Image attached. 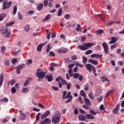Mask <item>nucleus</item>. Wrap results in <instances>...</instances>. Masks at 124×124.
Here are the masks:
<instances>
[{"instance_id":"f257e3e1","label":"nucleus","mask_w":124,"mask_h":124,"mask_svg":"<svg viewBox=\"0 0 124 124\" xmlns=\"http://www.w3.org/2000/svg\"><path fill=\"white\" fill-rule=\"evenodd\" d=\"M93 45H95V44L88 43H84L83 46L79 45L78 46V47L81 51H85L86 50L90 49V48H91L92 46H93Z\"/></svg>"},{"instance_id":"f03ea898","label":"nucleus","mask_w":124,"mask_h":124,"mask_svg":"<svg viewBox=\"0 0 124 124\" xmlns=\"http://www.w3.org/2000/svg\"><path fill=\"white\" fill-rule=\"evenodd\" d=\"M45 73L42 69H39L37 70L36 75L38 77L39 82H41L43 80L44 77H45Z\"/></svg>"},{"instance_id":"7ed1b4c3","label":"nucleus","mask_w":124,"mask_h":124,"mask_svg":"<svg viewBox=\"0 0 124 124\" xmlns=\"http://www.w3.org/2000/svg\"><path fill=\"white\" fill-rule=\"evenodd\" d=\"M61 119V114L60 112L56 113L52 118V122L53 124H58L60 122Z\"/></svg>"},{"instance_id":"20e7f679","label":"nucleus","mask_w":124,"mask_h":124,"mask_svg":"<svg viewBox=\"0 0 124 124\" xmlns=\"http://www.w3.org/2000/svg\"><path fill=\"white\" fill-rule=\"evenodd\" d=\"M12 2L9 1V2L7 1H4L3 2V10H5V9H7L11 6V4Z\"/></svg>"},{"instance_id":"39448f33","label":"nucleus","mask_w":124,"mask_h":124,"mask_svg":"<svg viewBox=\"0 0 124 124\" xmlns=\"http://www.w3.org/2000/svg\"><path fill=\"white\" fill-rule=\"evenodd\" d=\"M2 33H3L6 37H10V31L7 28H5L2 30Z\"/></svg>"},{"instance_id":"423d86ee","label":"nucleus","mask_w":124,"mask_h":124,"mask_svg":"<svg viewBox=\"0 0 124 124\" xmlns=\"http://www.w3.org/2000/svg\"><path fill=\"white\" fill-rule=\"evenodd\" d=\"M19 116H18V119L20 121H25L27 119V116L21 110H19Z\"/></svg>"},{"instance_id":"0eeeda50","label":"nucleus","mask_w":124,"mask_h":124,"mask_svg":"<svg viewBox=\"0 0 124 124\" xmlns=\"http://www.w3.org/2000/svg\"><path fill=\"white\" fill-rule=\"evenodd\" d=\"M85 68L88 71H89V72H91L92 70H93V68H94V66L88 63L85 65Z\"/></svg>"},{"instance_id":"6e6552de","label":"nucleus","mask_w":124,"mask_h":124,"mask_svg":"<svg viewBox=\"0 0 124 124\" xmlns=\"http://www.w3.org/2000/svg\"><path fill=\"white\" fill-rule=\"evenodd\" d=\"M68 49L67 48H60L58 50L59 54H65V53H68Z\"/></svg>"},{"instance_id":"1a4fd4ad","label":"nucleus","mask_w":124,"mask_h":124,"mask_svg":"<svg viewBox=\"0 0 124 124\" xmlns=\"http://www.w3.org/2000/svg\"><path fill=\"white\" fill-rule=\"evenodd\" d=\"M50 111L49 110L46 111L45 114H42L41 115V119L42 120H44V119H46V118H47V117H48V116L50 115Z\"/></svg>"},{"instance_id":"9d476101","label":"nucleus","mask_w":124,"mask_h":124,"mask_svg":"<svg viewBox=\"0 0 124 124\" xmlns=\"http://www.w3.org/2000/svg\"><path fill=\"white\" fill-rule=\"evenodd\" d=\"M47 43V42H46L45 43L41 44L39 45L37 47V50L39 52H41V50L42 49V47L45 46V45Z\"/></svg>"},{"instance_id":"9b49d317","label":"nucleus","mask_w":124,"mask_h":124,"mask_svg":"<svg viewBox=\"0 0 124 124\" xmlns=\"http://www.w3.org/2000/svg\"><path fill=\"white\" fill-rule=\"evenodd\" d=\"M51 124V120L46 118L45 120L41 121L40 124Z\"/></svg>"},{"instance_id":"f8f14e48","label":"nucleus","mask_w":124,"mask_h":124,"mask_svg":"<svg viewBox=\"0 0 124 124\" xmlns=\"http://www.w3.org/2000/svg\"><path fill=\"white\" fill-rule=\"evenodd\" d=\"M118 38L116 37H112L111 39V41H109V44H114V43H116L117 41H118Z\"/></svg>"},{"instance_id":"ddd939ff","label":"nucleus","mask_w":124,"mask_h":124,"mask_svg":"<svg viewBox=\"0 0 124 124\" xmlns=\"http://www.w3.org/2000/svg\"><path fill=\"white\" fill-rule=\"evenodd\" d=\"M101 57H102V54H93L91 55V58H92L99 59Z\"/></svg>"},{"instance_id":"4468645a","label":"nucleus","mask_w":124,"mask_h":124,"mask_svg":"<svg viewBox=\"0 0 124 124\" xmlns=\"http://www.w3.org/2000/svg\"><path fill=\"white\" fill-rule=\"evenodd\" d=\"M120 109V104H118L116 105L115 108L113 110V113L114 114H118V112L119 111V110Z\"/></svg>"},{"instance_id":"2eb2a0df","label":"nucleus","mask_w":124,"mask_h":124,"mask_svg":"<svg viewBox=\"0 0 124 124\" xmlns=\"http://www.w3.org/2000/svg\"><path fill=\"white\" fill-rule=\"evenodd\" d=\"M84 102L86 105H92V103L91 102L90 99L88 98H84Z\"/></svg>"},{"instance_id":"dca6fc26","label":"nucleus","mask_w":124,"mask_h":124,"mask_svg":"<svg viewBox=\"0 0 124 124\" xmlns=\"http://www.w3.org/2000/svg\"><path fill=\"white\" fill-rule=\"evenodd\" d=\"M88 61H89V62L92 63V64H93L94 65H97V64H98V62L96 60H93L92 59H89Z\"/></svg>"},{"instance_id":"f3484780","label":"nucleus","mask_w":124,"mask_h":124,"mask_svg":"<svg viewBox=\"0 0 124 124\" xmlns=\"http://www.w3.org/2000/svg\"><path fill=\"white\" fill-rule=\"evenodd\" d=\"M85 117L86 119H88V120H93V119H94V116L90 114H86L85 115Z\"/></svg>"},{"instance_id":"a211bd4d","label":"nucleus","mask_w":124,"mask_h":124,"mask_svg":"<svg viewBox=\"0 0 124 124\" xmlns=\"http://www.w3.org/2000/svg\"><path fill=\"white\" fill-rule=\"evenodd\" d=\"M46 79H47L48 82H51V81H53V77H52V76L46 75Z\"/></svg>"},{"instance_id":"6ab92c4d","label":"nucleus","mask_w":124,"mask_h":124,"mask_svg":"<svg viewBox=\"0 0 124 124\" xmlns=\"http://www.w3.org/2000/svg\"><path fill=\"white\" fill-rule=\"evenodd\" d=\"M42 8H43V3H42L39 4V5L37 6V9L39 11L42 10Z\"/></svg>"},{"instance_id":"aec40b11","label":"nucleus","mask_w":124,"mask_h":124,"mask_svg":"<svg viewBox=\"0 0 124 124\" xmlns=\"http://www.w3.org/2000/svg\"><path fill=\"white\" fill-rule=\"evenodd\" d=\"M30 92V89L28 88H23L22 89V93H29Z\"/></svg>"},{"instance_id":"412c9836","label":"nucleus","mask_w":124,"mask_h":124,"mask_svg":"<svg viewBox=\"0 0 124 124\" xmlns=\"http://www.w3.org/2000/svg\"><path fill=\"white\" fill-rule=\"evenodd\" d=\"M2 83H3V75L1 74L0 76V88L2 86Z\"/></svg>"},{"instance_id":"4be33fe9","label":"nucleus","mask_w":124,"mask_h":124,"mask_svg":"<svg viewBox=\"0 0 124 124\" xmlns=\"http://www.w3.org/2000/svg\"><path fill=\"white\" fill-rule=\"evenodd\" d=\"M5 16H6V14L4 13L0 14V21H2L5 17Z\"/></svg>"},{"instance_id":"5701e85b","label":"nucleus","mask_w":124,"mask_h":124,"mask_svg":"<svg viewBox=\"0 0 124 124\" xmlns=\"http://www.w3.org/2000/svg\"><path fill=\"white\" fill-rule=\"evenodd\" d=\"M50 18H51V15L49 14L46 16L45 18L43 19V21H48V20H50Z\"/></svg>"},{"instance_id":"b1692460","label":"nucleus","mask_w":124,"mask_h":124,"mask_svg":"<svg viewBox=\"0 0 124 124\" xmlns=\"http://www.w3.org/2000/svg\"><path fill=\"white\" fill-rule=\"evenodd\" d=\"M97 16L103 21V22H104L105 20L104 19V17H105V16L104 15H98Z\"/></svg>"},{"instance_id":"393cba45","label":"nucleus","mask_w":124,"mask_h":124,"mask_svg":"<svg viewBox=\"0 0 124 124\" xmlns=\"http://www.w3.org/2000/svg\"><path fill=\"white\" fill-rule=\"evenodd\" d=\"M78 119L80 120V121H85V120H86V118L83 115H79L78 116Z\"/></svg>"},{"instance_id":"a878e982","label":"nucleus","mask_w":124,"mask_h":124,"mask_svg":"<svg viewBox=\"0 0 124 124\" xmlns=\"http://www.w3.org/2000/svg\"><path fill=\"white\" fill-rule=\"evenodd\" d=\"M65 98L66 99H67V98H72V95H71V92H69L66 96V97Z\"/></svg>"},{"instance_id":"bb28decb","label":"nucleus","mask_w":124,"mask_h":124,"mask_svg":"<svg viewBox=\"0 0 124 124\" xmlns=\"http://www.w3.org/2000/svg\"><path fill=\"white\" fill-rule=\"evenodd\" d=\"M101 80L103 82H106V81L108 82L109 81V80H108V79L107 78H106V77H102L101 78Z\"/></svg>"},{"instance_id":"cd10ccee","label":"nucleus","mask_w":124,"mask_h":124,"mask_svg":"<svg viewBox=\"0 0 124 124\" xmlns=\"http://www.w3.org/2000/svg\"><path fill=\"white\" fill-rule=\"evenodd\" d=\"M95 33H96V34H97L98 35H100V34H102V33H103V30H99L96 31Z\"/></svg>"},{"instance_id":"c85d7f7f","label":"nucleus","mask_w":124,"mask_h":124,"mask_svg":"<svg viewBox=\"0 0 124 124\" xmlns=\"http://www.w3.org/2000/svg\"><path fill=\"white\" fill-rule=\"evenodd\" d=\"M113 24H120V22H115V21H111L109 23H108L107 26H111Z\"/></svg>"},{"instance_id":"c756f323","label":"nucleus","mask_w":124,"mask_h":124,"mask_svg":"<svg viewBox=\"0 0 124 124\" xmlns=\"http://www.w3.org/2000/svg\"><path fill=\"white\" fill-rule=\"evenodd\" d=\"M102 46L103 47L104 49L107 48H108L109 47V46H108L107 45V43L104 42L102 44Z\"/></svg>"},{"instance_id":"7c9ffc66","label":"nucleus","mask_w":124,"mask_h":124,"mask_svg":"<svg viewBox=\"0 0 124 124\" xmlns=\"http://www.w3.org/2000/svg\"><path fill=\"white\" fill-rule=\"evenodd\" d=\"M13 10V15H16L17 13V6H14Z\"/></svg>"},{"instance_id":"2f4dec72","label":"nucleus","mask_w":124,"mask_h":124,"mask_svg":"<svg viewBox=\"0 0 124 124\" xmlns=\"http://www.w3.org/2000/svg\"><path fill=\"white\" fill-rule=\"evenodd\" d=\"M51 44L48 43L46 48V52L47 53H49L50 52V50H51V47H50Z\"/></svg>"},{"instance_id":"473e14b6","label":"nucleus","mask_w":124,"mask_h":124,"mask_svg":"<svg viewBox=\"0 0 124 124\" xmlns=\"http://www.w3.org/2000/svg\"><path fill=\"white\" fill-rule=\"evenodd\" d=\"M17 14L18 20H23V16L21 14V13H20V12H18Z\"/></svg>"},{"instance_id":"72a5a7b5","label":"nucleus","mask_w":124,"mask_h":124,"mask_svg":"<svg viewBox=\"0 0 124 124\" xmlns=\"http://www.w3.org/2000/svg\"><path fill=\"white\" fill-rule=\"evenodd\" d=\"M73 76L75 79H77L80 76V75L78 73H75L73 75Z\"/></svg>"},{"instance_id":"f704fd0d","label":"nucleus","mask_w":124,"mask_h":124,"mask_svg":"<svg viewBox=\"0 0 124 124\" xmlns=\"http://www.w3.org/2000/svg\"><path fill=\"white\" fill-rule=\"evenodd\" d=\"M91 54H93V50H88L85 52V55H91Z\"/></svg>"},{"instance_id":"c9c22d12","label":"nucleus","mask_w":124,"mask_h":124,"mask_svg":"<svg viewBox=\"0 0 124 124\" xmlns=\"http://www.w3.org/2000/svg\"><path fill=\"white\" fill-rule=\"evenodd\" d=\"M62 8H60L58 11V16L60 17V16H62Z\"/></svg>"},{"instance_id":"e433bc0d","label":"nucleus","mask_w":124,"mask_h":124,"mask_svg":"<svg viewBox=\"0 0 124 124\" xmlns=\"http://www.w3.org/2000/svg\"><path fill=\"white\" fill-rule=\"evenodd\" d=\"M68 73L70 75V77H72V75L73 74V71H72V70L71 69H69L68 70Z\"/></svg>"},{"instance_id":"4c0bfd02","label":"nucleus","mask_w":124,"mask_h":124,"mask_svg":"<svg viewBox=\"0 0 124 124\" xmlns=\"http://www.w3.org/2000/svg\"><path fill=\"white\" fill-rule=\"evenodd\" d=\"M41 115V113L39 112L37 114V115L36 116V120L37 121H39L40 117Z\"/></svg>"},{"instance_id":"58836bf2","label":"nucleus","mask_w":124,"mask_h":124,"mask_svg":"<svg viewBox=\"0 0 124 124\" xmlns=\"http://www.w3.org/2000/svg\"><path fill=\"white\" fill-rule=\"evenodd\" d=\"M14 23H15V22L12 21V22H10L9 23H7L6 24V27H10V26H12V25H14Z\"/></svg>"},{"instance_id":"ea45409f","label":"nucleus","mask_w":124,"mask_h":124,"mask_svg":"<svg viewBox=\"0 0 124 124\" xmlns=\"http://www.w3.org/2000/svg\"><path fill=\"white\" fill-rule=\"evenodd\" d=\"M89 96L90 99H93L94 97H93V92H90L89 93Z\"/></svg>"},{"instance_id":"a19ab883","label":"nucleus","mask_w":124,"mask_h":124,"mask_svg":"<svg viewBox=\"0 0 124 124\" xmlns=\"http://www.w3.org/2000/svg\"><path fill=\"white\" fill-rule=\"evenodd\" d=\"M16 88L15 87H13L11 89V92L12 93H16Z\"/></svg>"},{"instance_id":"79ce46f5","label":"nucleus","mask_w":124,"mask_h":124,"mask_svg":"<svg viewBox=\"0 0 124 124\" xmlns=\"http://www.w3.org/2000/svg\"><path fill=\"white\" fill-rule=\"evenodd\" d=\"M82 107L83 108H84V109H87V110H90V108L89 107L88 105H83L82 106Z\"/></svg>"},{"instance_id":"37998d69","label":"nucleus","mask_w":124,"mask_h":124,"mask_svg":"<svg viewBox=\"0 0 124 124\" xmlns=\"http://www.w3.org/2000/svg\"><path fill=\"white\" fill-rule=\"evenodd\" d=\"M80 93L81 96L84 97L86 95V93H85V91H84V90H81Z\"/></svg>"},{"instance_id":"c03bdc74","label":"nucleus","mask_w":124,"mask_h":124,"mask_svg":"<svg viewBox=\"0 0 124 124\" xmlns=\"http://www.w3.org/2000/svg\"><path fill=\"white\" fill-rule=\"evenodd\" d=\"M61 82L62 84V85H66L67 84V81H66V80L63 79L62 78V79H61Z\"/></svg>"},{"instance_id":"a18cd8bd","label":"nucleus","mask_w":124,"mask_h":124,"mask_svg":"<svg viewBox=\"0 0 124 124\" xmlns=\"http://www.w3.org/2000/svg\"><path fill=\"white\" fill-rule=\"evenodd\" d=\"M104 52L106 55L108 54L109 52V47H107V48H104Z\"/></svg>"},{"instance_id":"49530a36","label":"nucleus","mask_w":124,"mask_h":124,"mask_svg":"<svg viewBox=\"0 0 124 124\" xmlns=\"http://www.w3.org/2000/svg\"><path fill=\"white\" fill-rule=\"evenodd\" d=\"M25 31H30V26L29 25H26L25 27Z\"/></svg>"},{"instance_id":"de8ad7c7","label":"nucleus","mask_w":124,"mask_h":124,"mask_svg":"<svg viewBox=\"0 0 124 124\" xmlns=\"http://www.w3.org/2000/svg\"><path fill=\"white\" fill-rule=\"evenodd\" d=\"M102 99H103V96H101L97 98V100L98 102H100V101H102Z\"/></svg>"},{"instance_id":"09e8293b","label":"nucleus","mask_w":124,"mask_h":124,"mask_svg":"<svg viewBox=\"0 0 124 124\" xmlns=\"http://www.w3.org/2000/svg\"><path fill=\"white\" fill-rule=\"evenodd\" d=\"M76 30L77 31H80L81 30V26H80V25H77V28L76 29Z\"/></svg>"},{"instance_id":"8fccbe9b","label":"nucleus","mask_w":124,"mask_h":124,"mask_svg":"<svg viewBox=\"0 0 124 124\" xmlns=\"http://www.w3.org/2000/svg\"><path fill=\"white\" fill-rule=\"evenodd\" d=\"M66 93H67V91H64L63 92V94H62V98L63 99H64V98H65V95H66Z\"/></svg>"},{"instance_id":"3c124183","label":"nucleus","mask_w":124,"mask_h":124,"mask_svg":"<svg viewBox=\"0 0 124 124\" xmlns=\"http://www.w3.org/2000/svg\"><path fill=\"white\" fill-rule=\"evenodd\" d=\"M90 112L91 114H92V115H96V112L95 111H94V110H93V109H91L90 110Z\"/></svg>"},{"instance_id":"603ef678","label":"nucleus","mask_w":124,"mask_h":124,"mask_svg":"<svg viewBox=\"0 0 124 124\" xmlns=\"http://www.w3.org/2000/svg\"><path fill=\"white\" fill-rule=\"evenodd\" d=\"M32 63V60L31 59H29L27 61V62L26 63L27 64H31Z\"/></svg>"},{"instance_id":"864d4df0","label":"nucleus","mask_w":124,"mask_h":124,"mask_svg":"<svg viewBox=\"0 0 124 124\" xmlns=\"http://www.w3.org/2000/svg\"><path fill=\"white\" fill-rule=\"evenodd\" d=\"M67 90H70V88L71 87L72 84L70 83H67Z\"/></svg>"},{"instance_id":"5fc2aeb1","label":"nucleus","mask_w":124,"mask_h":124,"mask_svg":"<svg viewBox=\"0 0 124 124\" xmlns=\"http://www.w3.org/2000/svg\"><path fill=\"white\" fill-rule=\"evenodd\" d=\"M62 78L61 77H58L57 78H56L55 81H57V82H60V80L62 81Z\"/></svg>"},{"instance_id":"6e6d98bb","label":"nucleus","mask_w":124,"mask_h":124,"mask_svg":"<svg viewBox=\"0 0 124 124\" xmlns=\"http://www.w3.org/2000/svg\"><path fill=\"white\" fill-rule=\"evenodd\" d=\"M93 71V74H94L95 76H97V74H96V71L95 70V68L94 67V68L92 69Z\"/></svg>"},{"instance_id":"4d7b16f0","label":"nucleus","mask_w":124,"mask_h":124,"mask_svg":"<svg viewBox=\"0 0 124 124\" xmlns=\"http://www.w3.org/2000/svg\"><path fill=\"white\" fill-rule=\"evenodd\" d=\"M49 56L50 57H55V53H54V52L53 51H50L49 52Z\"/></svg>"},{"instance_id":"13d9d810","label":"nucleus","mask_w":124,"mask_h":124,"mask_svg":"<svg viewBox=\"0 0 124 124\" xmlns=\"http://www.w3.org/2000/svg\"><path fill=\"white\" fill-rule=\"evenodd\" d=\"M44 6H47L48 5V0H44Z\"/></svg>"},{"instance_id":"bf43d9fd","label":"nucleus","mask_w":124,"mask_h":124,"mask_svg":"<svg viewBox=\"0 0 124 124\" xmlns=\"http://www.w3.org/2000/svg\"><path fill=\"white\" fill-rule=\"evenodd\" d=\"M16 62H17V59L15 58L12 60V63L13 64H15V63Z\"/></svg>"},{"instance_id":"052dcab7","label":"nucleus","mask_w":124,"mask_h":124,"mask_svg":"<svg viewBox=\"0 0 124 124\" xmlns=\"http://www.w3.org/2000/svg\"><path fill=\"white\" fill-rule=\"evenodd\" d=\"M82 59H83V63H86V62H87V61L88 60V59L87 58H86L85 57H83L82 58Z\"/></svg>"},{"instance_id":"680f3d73","label":"nucleus","mask_w":124,"mask_h":124,"mask_svg":"<svg viewBox=\"0 0 124 124\" xmlns=\"http://www.w3.org/2000/svg\"><path fill=\"white\" fill-rule=\"evenodd\" d=\"M64 18L65 19H69V18H70V16L68 14H66L64 15Z\"/></svg>"},{"instance_id":"e2e57ef3","label":"nucleus","mask_w":124,"mask_h":124,"mask_svg":"<svg viewBox=\"0 0 124 124\" xmlns=\"http://www.w3.org/2000/svg\"><path fill=\"white\" fill-rule=\"evenodd\" d=\"M2 101H4V102H8V98L5 97L2 99Z\"/></svg>"},{"instance_id":"0e129e2a","label":"nucleus","mask_w":124,"mask_h":124,"mask_svg":"<svg viewBox=\"0 0 124 124\" xmlns=\"http://www.w3.org/2000/svg\"><path fill=\"white\" fill-rule=\"evenodd\" d=\"M111 93H113V90L107 92L106 93V96H108V95H109V94H111Z\"/></svg>"},{"instance_id":"69168bd1","label":"nucleus","mask_w":124,"mask_h":124,"mask_svg":"<svg viewBox=\"0 0 124 124\" xmlns=\"http://www.w3.org/2000/svg\"><path fill=\"white\" fill-rule=\"evenodd\" d=\"M1 51L2 54H4V52H5V47L4 46H2L1 48Z\"/></svg>"},{"instance_id":"338daca9","label":"nucleus","mask_w":124,"mask_h":124,"mask_svg":"<svg viewBox=\"0 0 124 124\" xmlns=\"http://www.w3.org/2000/svg\"><path fill=\"white\" fill-rule=\"evenodd\" d=\"M79 112L81 113L82 114H85L86 112H85V110L82 109L81 108H79Z\"/></svg>"},{"instance_id":"774afa93","label":"nucleus","mask_w":124,"mask_h":124,"mask_svg":"<svg viewBox=\"0 0 124 124\" xmlns=\"http://www.w3.org/2000/svg\"><path fill=\"white\" fill-rule=\"evenodd\" d=\"M99 109H101V111H103L104 110V106L103 105H101Z\"/></svg>"}]
</instances>
